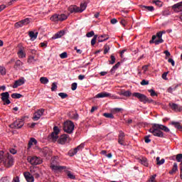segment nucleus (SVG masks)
<instances>
[{
	"mask_svg": "<svg viewBox=\"0 0 182 182\" xmlns=\"http://www.w3.org/2000/svg\"><path fill=\"white\" fill-rule=\"evenodd\" d=\"M163 130V132L161 131ZM149 132L153 134V136L156 137H160L161 139H164V132H170V129L166 126L160 124H153L152 127L149 129Z\"/></svg>",
	"mask_w": 182,
	"mask_h": 182,
	"instance_id": "1",
	"label": "nucleus"
},
{
	"mask_svg": "<svg viewBox=\"0 0 182 182\" xmlns=\"http://www.w3.org/2000/svg\"><path fill=\"white\" fill-rule=\"evenodd\" d=\"M50 168L52 170V171H54V173H56L59 171L60 173H62L64 170H66V166H59V162L56 159V157L54 158V159L51 161L50 165Z\"/></svg>",
	"mask_w": 182,
	"mask_h": 182,
	"instance_id": "2",
	"label": "nucleus"
},
{
	"mask_svg": "<svg viewBox=\"0 0 182 182\" xmlns=\"http://www.w3.org/2000/svg\"><path fill=\"white\" fill-rule=\"evenodd\" d=\"M132 96H134V97H136V99H139V102H141L144 105H146V103H153L154 102V100L149 99L147 97V96L144 95V94L139 92H134Z\"/></svg>",
	"mask_w": 182,
	"mask_h": 182,
	"instance_id": "3",
	"label": "nucleus"
},
{
	"mask_svg": "<svg viewBox=\"0 0 182 182\" xmlns=\"http://www.w3.org/2000/svg\"><path fill=\"white\" fill-rule=\"evenodd\" d=\"M163 32H158L156 35L152 36L151 40L149 41V43H154L155 45H160V43H163L164 40L162 38Z\"/></svg>",
	"mask_w": 182,
	"mask_h": 182,
	"instance_id": "4",
	"label": "nucleus"
},
{
	"mask_svg": "<svg viewBox=\"0 0 182 182\" xmlns=\"http://www.w3.org/2000/svg\"><path fill=\"white\" fill-rule=\"evenodd\" d=\"M2 163L5 167H11L14 166V156L9 154V153L6 154Z\"/></svg>",
	"mask_w": 182,
	"mask_h": 182,
	"instance_id": "5",
	"label": "nucleus"
},
{
	"mask_svg": "<svg viewBox=\"0 0 182 182\" xmlns=\"http://www.w3.org/2000/svg\"><path fill=\"white\" fill-rule=\"evenodd\" d=\"M73 130H75V124H73V122L66 121L64 124V132L70 134L73 133Z\"/></svg>",
	"mask_w": 182,
	"mask_h": 182,
	"instance_id": "6",
	"label": "nucleus"
},
{
	"mask_svg": "<svg viewBox=\"0 0 182 182\" xmlns=\"http://www.w3.org/2000/svg\"><path fill=\"white\" fill-rule=\"evenodd\" d=\"M23 124H25L23 119H18L10 124V127L11 129H22V127H23Z\"/></svg>",
	"mask_w": 182,
	"mask_h": 182,
	"instance_id": "7",
	"label": "nucleus"
},
{
	"mask_svg": "<svg viewBox=\"0 0 182 182\" xmlns=\"http://www.w3.org/2000/svg\"><path fill=\"white\" fill-rule=\"evenodd\" d=\"M28 162L32 164V166H38L42 164V159L38 156H28L27 158Z\"/></svg>",
	"mask_w": 182,
	"mask_h": 182,
	"instance_id": "8",
	"label": "nucleus"
},
{
	"mask_svg": "<svg viewBox=\"0 0 182 182\" xmlns=\"http://www.w3.org/2000/svg\"><path fill=\"white\" fill-rule=\"evenodd\" d=\"M39 167L38 166L30 167V174L33 175V176L35 177V178H39V177L41 176L39 175Z\"/></svg>",
	"mask_w": 182,
	"mask_h": 182,
	"instance_id": "9",
	"label": "nucleus"
},
{
	"mask_svg": "<svg viewBox=\"0 0 182 182\" xmlns=\"http://www.w3.org/2000/svg\"><path fill=\"white\" fill-rule=\"evenodd\" d=\"M1 100L4 102V105H11V100H9V92H2L1 94Z\"/></svg>",
	"mask_w": 182,
	"mask_h": 182,
	"instance_id": "10",
	"label": "nucleus"
},
{
	"mask_svg": "<svg viewBox=\"0 0 182 182\" xmlns=\"http://www.w3.org/2000/svg\"><path fill=\"white\" fill-rule=\"evenodd\" d=\"M59 132H60L59 127L56 126L53 127V132L51 133L50 137L54 141H56V140L59 139V136H58L59 134Z\"/></svg>",
	"mask_w": 182,
	"mask_h": 182,
	"instance_id": "11",
	"label": "nucleus"
},
{
	"mask_svg": "<svg viewBox=\"0 0 182 182\" xmlns=\"http://www.w3.org/2000/svg\"><path fill=\"white\" fill-rule=\"evenodd\" d=\"M43 113H45V109H41L36 112L33 114V119L35 121H38L43 116Z\"/></svg>",
	"mask_w": 182,
	"mask_h": 182,
	"instance_id": "12",
	"label": "nucleus"
},
{
	"mask_svg": "<svg viewBox=\"0 0 182 182\" xmlns=\"http://www.w3.org/2000/svg\"><path fill=\"white\" fill-rule=\"evenodd\" d=\"M30 22H31V20H29V18H25L18 22H16L15 23V26L16 28H22V26H25V25H28V23H30Z\"/></svg>",
	"mask_w": 182,
	"mask_h": 182,
	"instance_id": "13",
	"label": "nucleus"
},
{
	"mask_svg": "<svg viewBox=\"0 0 182 182\" xmlns=\"http://www.w3.org/2000/svg\"><path fill=\"white\" fill-rule=\"evenodd\" d=\"M174 12H182V1L172 6Z\"/></svg>",
	"mask_w": 182,
	"mask_h": 182,
	"instance_id": "14",
	"label": "nucleus"
},
{
	"mask_svg": "<svg viewBox=\"0 0 182 182\" xmlns=\"http://www.w3.org/2000/svg\"><path fill=\"white\" fill-rule=\"evenodd\" d=\"M23 176L27 182H33L35 181V178L30 172H24Z\"/></svg>",
	"mask_w": 182,
	"mask_h": 182,
	"instance_id": "15",
	"label": "nucleus"
},
{
	"mask_svg": "<svg viewBox=\"0 0 182 182\" xmlns=\"http://www.w3.org/2000/svg\"><path fill=\"white\" fill-rule=\"evenodd\" d=\"M169 107H171V109L172 110H174V112H181L182 110V107L181 106L176 104V103H169Z\"/></svg>",
	"mask_w": 182,
	"mask_h": 182,
	"instance_id": "16",
	"label": "nucleus"
},
{
	"mask_svg": "<svg viewBox=\"0 0 182 182\" xmlns=\"http://www.w3.org/2000/svg\"><path fill=\"white\" fill-rule=\"evenodd\" d=\"M95 97H97V99H100V98H103V97H112V94L107 92H102L98 93Z\"/></svg>",
	"mask_w": 182,
	"mask_h": 182,
	"instance_id": "17",
	"label": "nucleus"
},
{
	"mask_svg": "<svg viewBox=\"0 0 182 182\" xmlns=\"http://www.w3.org/2000/svg\"><path fill=\"white\" fill-rule=\"evenodd\" d=\"M84 147H85V144H81L77 147L75 148L72 151V153H70V157H73V156H75V154H76L78 151H80V150H82V149H83Z\"/></svg>",
	"mask_w": 182,
	"mask_h": 182,
	"instance_id": "18",
	"label": "nucleus"
},
{
	"mask_svg": "<svg viewBox=\"0 0 182 182\" xmlns=\"http://www.w3.org/2000/svg\"><path fill=\"white\" fill-rule=\"evenodd\" d=\"M65 33H66V32L65 31V30H61V31H58L57 33H55L52 37V39H59L60 38H62V36H63Z\"/></svg>",
	"mask_w": 182,
	"mask_h": 182,
	"instance_id": "19",
	"label": "nucleus"
},
{
	"mask_svg": "<svg viewBox=\"0 0 182 182\" xmlns=\"http://www.w3.org/2000/svg\"><path fill=\"white\" fill-rule=\"evenodd\" d=\"M23 83H25V81H23V79H19L14 82V84L12 86V87H13V89H16V87H18V86H22V85H23Z\"/></svg>",
	"mask_w": 182,
	"mask_h": 182,
	"instance_id": "20",
	"label": "nucleus"
},
{
	"mask_svg": "<svg viewBox=\"0 0 182 182\" xmlns=\"http://www.w3.org/2000/svg\"><path fill=\"white\" fill-rule=\"evenodd\" d=\"M17 55L20 59H23V58H26V53L23 51V47L19 48Z\"/></svg>",
	"mask_w": 182,
	"mask_h": 182,
	"instance_id": "21",
	"label": "nucleus"
},
{
	"mask_svg": "<svg viewBox=\"0 0 182 182\" xmlns=\"http://www.w3.org/2000/svg\"><path fill=\"white\" fill-rule=\"evenodd\" d=\"M68 11L70 14H76L79 12V7H77V6H70V7H68Z\"/></svg>",
	"mask_w": 182,
	"mask_h": 182,
	"instance_id": "22",
	"label": "nucleus"
},
{
	"mask_svg": "<svg viewBox=\"0 0 182 182\" xmlns=\"http://www.w3.org/2000/svg\"><path fill=\"white\" fill-rule=\"evenodd\" d=\"M87 6V1H85L83 3L80 4V7H78V12L82 13Z\"/></svg>",
	"mask_w": 182,
	"mask_h": 182,
	"instance_id": "23",
	"label": "nucleus"
},
{
	"mask_svg": "<svg viewBox=\"0 0 182 182\" xmlns=\"http://www.w3.org/2000/svg\"><path fill=\"white\" fill-rule=\"evenodd\" d=\"M66 140H68V134H63L59 138L58 143H60V144H65Z\"/></svg>",
	"mask_w": 182,
	"mask_h": 182,
	"instance_id": "24",
	"label": "nucleus"
},
{
	"mask_svg": "<svg viewBox=\"0 0 182 182\" xmlns=\"http://www.w3.org/2000/svg\"><path fill=\"white\" fill-rule=\"evenodd\" d=\"M142 11H148L149 12H153L154 7L152 6H141Z\"/></svg>",
	"mask_w": 182,
	"mask_h": 182,
	"instance_id": "25",
	"label": "nucleus"
},
{
	"mask_svg": "<svg viewBox=\"0 0 182 182\" xmlns=\"http://www.w3.org/2000/svg\"><path fill=\"white\" fill-rule=\"evenodd\" d=\"M107 39H109V36H107L106 34L102 35L97 38V41L99 43L106 42V41H107Z\"/></svg>",
	"mask_w": 182,
	"mask_h": 182,
	"instance_id": "26",
	"label": "nucleus"
},
{
	"mask_svg": "<svg viewBox=\"0 0 182 182\" xmlns=\"http://www.w3.org/2000/svg\"><path fill=\"white\" fill-rule=\"evenodd\" d=\"M42 153L44 156V157H46L48 156H50V149H49L48 147H45L42 150Z\"/></svg>",
	"mask_w": 182,
	"mask_h": 182,
	"instance_id": "27",
	"label": "nucleus"
},
{
	"mask_svg": "<svg viewBox=\"0 0 182 182\" xmlns=\"http://www.w3.org/2000/svg\"><path fill=\"white\" fill-rule=\"evenodd\" d=\"M69 117L73 119V120H78L79 119V114L77 112H71L69 114Z\"/></svg>",
	"mask_w": 182,
	"mask_h": 182,
	"instance_id": "28",
	"label": "nucleus"
},
{
	"mask_svg": "<svg viewBox=\"0 0 182 182\" xmlns=\"http://www.w3.org/2000/svg\"><path fill=\"white\" fill-rule=\"evenodd\" d=\"M139 161L141 163V164L145 166V167H149V161H147L146 158H141Z\"/></svg>",
	"mask_w": 182,
	"mask_h": 182,
	"instance_id": "29",
	"label": "nucleus"
},
{
	"mask_svg": "<svg viewBox=\"0 0 182 182\" xmlns=\"http://www.w3.org/2000/svg\"><path fill=\"white\" fill-rule=\"evenodd\" d=\"M177 170H178V166L177 165V163L175 162L173 163L172 169L169 171V174H174Z\"/></svg>",
	"mask_w": 182,
	"mask_h": 182,
	"instance_id": "30",
	"label": "nucleus"
},
{
	"mask_svg": "<svg viewBox=\"0 0 182 182\" xmlns=\"http://www.w3.org/2000/svg\"><path fill=\"white\" fill-rule=\"evenodd\" d=\"M23 66V63L20 60H17L14 65V69H18V68H22Z\"/></svg>",
	"mask_w": 182,
	"mask_h": 182,
	"instance_id": "31",
	"label": "nucleus"
},
{
	"mask_svg": "<svg viewBox=\"0 0 182 182\" xmlns=\"http://www.w3.org/2000/svg\"><path fill=\"white\" fill-rule=\"evenodd\" d=\"M171 124L174 126L176 129H178V130L181 132L182 126L180 125V122H172Z\"/></svg>",
	"mask_w": 182,
	"mask_h": 182,
	"instance_id": "32",
	"label": "nucleus"
},
{
	"mask_svg": "<svg viewBox=\"0 0 182 182\" xmlns=\"http://www.w3.org/2000/svg\"><path fill=\"white\" fill-rule=\"evenodd\" d=\"M28 35L31 38V39H33V41H35V39H36V38H38V33L33 32V31H30L28 33Z\"/></svg>",
	"mask_w": 182,
	"mask_h": 182,
	"instance_id": "33",
	"label": "nucleus"
},
{
	"mask_svg": "<svg viewBox=\"0 0 182 182\" xmlns=\"http://www.w3.org/2000/svg\"><path fill=\"white\" fill-rule=\"evenodd\" d=\"M50 19L53 22H59V14L53 15Z\"/></svg>",
	"mask_w": 182,
	"mask_h": 182,
	"instance_id": "34",
	"label": "nucleus"
},
{
	"mask_svg": "<svg viewBox=\"0 0 182 182\" xmlns=\"http://www.w3.org/2000/svg\"><path fill=\"white\" fill-rule=\"evenodd\" d=\"M67 176L68 178H70V180H76V176L70 172V171H67Z\"/></svg>",
	"mask_w": 182,
	"mask_h": 182,
	"instance_id": "35",
	"label": "nucleus"
},
{
	"mask_svg": "<svg viewBox=\"0 0 182 182\" xmlns=\"http://www.w3.org/2000/svg\"><path fill=\"white\" fill-rule=\"evenodd\" d=\"M40 82L43 85H46V84L49 83V80L46 77H41L40 78Z\"/></svg>",
	"mask_w": 182,
	"mask_h": 182,
	"instance_id": "36",
	"label": "nucleus"
},
{
	"mask_svg": "<svg viewBox=\"0 0 182 182\" xmlns=\"http://www.w3.org/2000/svg\"><path fill=\"white\" fill-rule=\"evenodd\" d=\"M58 18L60 22H63V21H66V19H68V16H66V14H58Z\"/></svg>",
	"mask_w": 182,
	"mask_h": 182,
	"instance_id": "37",
	"label": "nucleus"
},
{
	"mask_svg": "<svg viewBox=\"0 0 182 182\" xmlns=\"http://www.w3.org/2000/svg\"><path fill=\"white\" fill-rule=\"evenodd\" d=\"M164 161H166V160H164V159H161L160 160V157H156V164L158 166H161V164H164Z\"/></svg>",
	"mask_w": 182,
	"mask_h": 182,
	"instance_id": "38",
	"label": "nucleus"
},
{
	"mask_svg": "<svg viewBox=\"0 0 182 182\" xmlns=\"http://www.w3.org/2000/svg\"><path fill=\"white\" fill-rule=\"evenodd\" d=\"M12 99H21V97H23V95L19 94V93H13L11 95Z\"/></svg>",
	"mask_w": 182,
	"mask_h": 182,
	"instance_id": "39",
	"label": "nucleus"
},
{
	"mask_svg": "<svg viewBox=\"0 0 182 182\" xmlns=\"http://www.w3.org/2000/svg\"><path fill=\"white\" fill-rule=\"evenodd\" d=\"M110 59L111 60H109V65H114V63H116V58L114 57V55H111Z\"/></svg>",
	"mask_w": 182,
	"mask_h": 182,
	"instance_id": "40",
	"label": "nucleus"
},
{
	"mask_svg": "<svg viewBox=\"0 0 182 182\" xmlns=\"http://www.w3.org/2000/svg\"><path fill=\"white\" fill-rule=\"evenodd\" d=\"M104 117H107V119H114V116L112 113H104Z\"/></svg>",
	"mask_w": 182,
	"mask_h": 182,
	"instance_id": "41",
	"label": "nucleus"
},
{
	"mask_svg": "<svg viewBox=\"0 0 182 182\" xmlns=\"http://www.w3.org/2000/svg\"><path fill=\"white\" fill-rule=\"evenodd\" d=\"M38 143V141L35 139V138H31L28 146H33V144H36Z\"/></svg>",
	"mask_w": 182,
	"mask_h": 182,
	"instance_id": "42",
	"label": "nucleus"
},
{
	"mask_svg": "<svg viewBox=\"0 0 182 182\" xmlns=\"http://www.w3.org/2000/svg\"><path fill=\"white\" fill-rule=\"evenodd\" d=\"M110 50V46L106 44L104 46V55H106Z\"/></svg>",
	"mask_w": 182,
	"mask_h": 182,
	"instance_id": "43",
	"label": "nucleus"
},
{
	"mask_svg": "<svg viewBox=\"0 0 182 182\" xmlns=\"http://www.w3.org/2000/svg\"><path fill=\"white\" fill-rule=\"evenodd\" d=\"M96 41H97V35H95L92 39L91 40L92 46H95V45H96Z\"/></svg>",
	"mask_w": 182,
	"mask_h": 182,
	"instance_id": "44",
	"label": "nucleus"
},
{
	"mask_svg": "<svg viewBox=\"0 0 182 182\" xmlns=\"http://www.w3.org/2000/svg\"><path fill=\"white\" fill-rule=\"evenodd\" d=\"M0 75H6V69L4 67L0 66Z\"/></svg>",
	"mask_w": 182,
	"mask_h": 182,
	"instance_id": "45",
	"label": "nucleus"
},
{
	"mask_svg": "<svg viewBox=\"0 0 182 182\" xmlns=\"http://www.w3.org/2000/svg\"><path fill=\"white\" fill-rule=\"evenodd\" d=\"M153 3L154 4H156L157 6H159V7H161L163 6V3L161 2V1H159V0H154L153 1Z\"/></svg>",
	"mask_w": 182,
	"mask_h": 182,
	"instance_id": "46",
	"label": "nucleus"
},
{
	"mask_svg": "<svg viewBox=\"0 0 182 182\" xmlns=\"http://www.w3.org/2000/svg\"><path fill=\"white\" fill-rule=\"evenodd\" d=\"M176 161H178V163H182V154L176 155Z\"/></svg>",
	"mask_w": 182,
	"mask_h": 182,
	"instance_id": "47",
	"label": "nucleus"
},
{
	"mask_svg": "<svg viewBox=\"0 0 182 182\" xmlns=\"http://www.w3.org/2000/svg\"><path fill=\"white\" fill-rule=\"evenodd\" d=\"M58 96H60V97H61V99H66V97H68V94L65 93V92H60L58 93Z\"/></svg>",
	"mask_w": 182,
	"mask_h": 182,
	"instance_id": "48",
	"label": "nucleus"
},
{
	"mask_svg": "<svg viewBox=\"0 0 182 182\" xmlns=\"http://www.w3.org/2000/svg\"><path fill=\"white\" fill-rule=\"evenodd\" d=\"M5 157V154L3 151H0V164L4 161V158Z\"/></svg>",
	"mask_w": 182,
	"mask_h": 182,
	"instance_id": "49",
	"label": "nucleus"
},
{
	"mask_svg": "<svg viewBox=\"0 0 182 182\" xmlns=\"http://www.w3.org/2000/svg\"><path fill=\"white\" fill-rule=\"evenodd\" d=\"M58 89V85L56 82H53L52 87H51V92H55Z\"/></svg>",
	"mask_w": 182,
	"mask_h": 182,
	"instance_id": "50",
	"label": "nucleus"
},
{
	"mask_svg": "<svg viewBox=\"0 0 182 182\" xmlns=\"http://www.w3.org/2000/svg\"><path fill=\"white\" fill-rule=\"evenodd\" d=\"M87 38H92V36H95V31H91L86 34Z\"/></svg>",
	"mask_w": 182,
	"mask_h": 182,
	"instance_id": "51",
	"label": "nucleus"
},
{
	"mask_svg": "<svg viewBox=\"0 0 182 182\" xmlns=\"http://www.w3.org/2000/svg\"><path fill=\"white\" fill-rule=\"evenodd\" d=\"M60 58L61 59H66V58H68V53L66 52H63L61 54H60Z\"/></svg>",
	"mask_w": 182,
	"mask_h": 182,
	"instance_id": "52",
	"label": "nucleus"
},
{
	"mask_svg": "<svg viewBox=\"0 0 182 182\" xmlns=\"http://www.w3.org/2000/svg\"><path fill=\"white\" fill-rule=\"evenodd\" d=\"M148 92L151 93V96L152 97L157 96V93H156V91H154L153 89L149 90Z\"/></svg>",
	"mask_w": 182,
	"mask_h": 182,
	"instance_id": "53",
	"label": "nucleus"
},
{
	"mask_svg": "<svg viewBox=\"0 0 182 182\" xmlns=\"http://www.w3.org/2000/svg\"><path fill=\"white\" fill-rule=\"evenodd\" d=\"M124 132H123V131H119V134L118 136V139H124Z\"/></svg>",
	"mask_w": 182,
	"mask_h": 182,
	"instance_id": "54",
	"label": "nucleus"
},
{
	"mask_svg": "<svg viewBox=\"0 0 182 182\" xmlns=\"http://www.w3.org/2000/svg\"><path fill=\"white\" fill-rule=\"evenodd\" d=\"M35 62V57L30 56L28 59V63H33Z\"/></svg>",
	"mask_w": 182,
	"mask_h": 182,
	"instance_id": "55",
	"label": "nucleus"
},
{
	"mask_svg": "<svg viewBox=\"0 0 182 182\" xmlns=\"http://www.w3.org/2000/svg\"><path fill=\"white\" fill-rule=\"evenodd\" d=\"M76 89H77V82H73L71 85V90H76Z\"/></svg>",
	"mask_w": 182,
	"mask_h": 182,
	"instance_id": "56",
	"label": "nucleus"
},
{
	"mask_svg": "<svg viewBox=\"0 0 182 182\" xmlns=\"http://www.w3.org/2000/svg\"><path fill=\"white\" fill-rule=\"evenodd\" d=\"M176 87H169L167 90V92L168 93H173V91L176 90Z\"/></svg>",
	"mask_w": 182,
	"mask_h": 182,
	"instance_id": "57",
	"label": "nucleus"
},
{
	"mask_svg": "<svg viewBox=\"0 0 182 182\" xmlns=\"http://www.w3.org/2000/svg\"><path fill=\"white\" fill-rule=\"evenodd\" d=\"M124 96H126V97H129V96H132V92L129 90L124 91Z\"/></svg>",
	"mask_w": 182,
	"mask_h": 182,
	"instance_id": "58",
	"label": "nucleus"
},
{
	"mask_svg": "<svg viewBox=\"0 0 182 182\" xmlns=\"http://www.w3.org/2000/svg\"><path fill=\"white\" fill-rule=\"evenodd\" d=\"M118 143L119 144H121V146H124V139L118 138Z\"/></svg>",
	"mask_w": 182,
	"mask_h": 182,
	"instance_id": "59",
	"label": "nucleus"
},
{
	"mask_svg": "<svg viewBox=\"0 0 182 182\" xmlns=\"http://www.w3.org/2000/svg\"><path fill=\"white\" fill-rule=\"evenodd\" d=\"M10 179L8 177H3L1 178L0 182H9Z\"/></svg>",
	"mask_w": 182,
	"mask_h": 182,
	"instance_id": "60",
	"label": "nucleus"
},
{
	"mask_svg": "<svg viewBox=\"0 0 182 182\" xmlns=\"http://www.w3.org/2000/svg\"><path fill=\"white\" fill-rule=\"evenodd\" d=\"M141 86H146V85H149V81H146V80H143L141 82Z\"/></svg>",
	"mask_w": 182,
	"mask_h": 182,
	"instance_id": "61",
	"label": "nucleus"
},
{
	"mask_svg": "<svg viewBox=\"0 0 182 182\" xmlns=\"http://www.w3.org/2000/svg\"><path fill=\"white\" fill-rule=\"evenodd\" d=\"M10 153L11 154H16V153H18V151H16V149H14V148H11L9 150Z\"/></svg>",
	"mask_w": 182,
	"mask_h": 182,
	"instance_id": "62",
	"label": "nucleus"
},
{
	"mask_svg": "<svg viewBox=\"0 0 182 182\" xmlns=\"http://www.w3.org/2000/svg\"><path fill=\"white\" fill-rule=\"evenodd\" d=\"M144 141L145 143H150V141H151V139H150L149 136H146L144 137Z\"/></svg>",
	"mask_w": 182,
	"mask_h": 182,
	"instance_id": "63",
	"label": "nucleus"
},
{
	"mask_svg": "<svg viewBox=\"0 0 182 182\" xmlns=\"http://www.w3.org/2000/svg\"><path fill=\"white\" fill-rule=\"evenodd\" d=\"M12 182H19V176L14 177Z\"/></svg>",
	"mask_w": 182,
	"mask_h": 182,
	"instance_id": "64",
	"label": "nucleus"
}]
</instances>
